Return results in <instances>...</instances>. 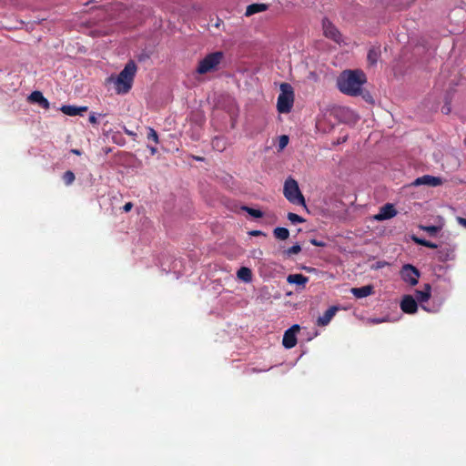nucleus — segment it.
<instances>
[{
  "label": "nucleus",
  "instance_id": "1",
  "mask_svg": "<svg viewBox=\"0 0 466 466\" xmlns=\"http://www.w3.org/2000/svg\"><path fill=\"white\" fill-rule=\"evenodd\" d=\"M367 78L361 70H346L338 78L340 92L350 96H359Z\"/></svg>",
  "mask_w": 466,
  "mask_h": 466
},
{
  "label": "nucleus",
  "instance_id": "2",
  "mask_svg": "<svg viewBox=\"0 0 466 466\" xmlns=\"http://www.w3.org/2000/svg\"><path fill=\"white\" fill-rule=\"evenodd\" d=\"M137 65L134 61H128L123 70L116 77L110 76L109 82H114L116 92L117 94H127L132 87L133 81L137 73Z\"/></svg>",
  "mask_w": 466,
  "mask_h": 466
},
{
  "label": "nucleus",
  "instance_id": "3",
  "mask_svg": "<svg viewBox=\"0 0 466 466\" xmlns=\"http://www.w3.org/2000/svg\"><path fill=\"white\" fill-rule=\"evenodd\" d=\"M294 103V90L289 83L280 85V93L278 96L277 109L281 114H288L291 111Z\"/></svg>",
  "mask_w": 466,
  "mask_h": 466
},
{
  "label": "nucleus",
  "instance_id": "4",
  "mask_svg": "<svg viewBox=\"0 0 466 466\" xmlns=\"http://www.w3.org/2000/svg\"><path fill=\"white\" fill-rule=\"evenodd\" d=\"M223 59L224 53L222 51L210 53L199 61L197 72L200 75H205L208 72L216 71Z\"/></svg>",
  "mask_w": 466,
  "mask_h": 466
},
{
  "label": "nucleus",
  "instance_id": "5",
  "mask_svg": "<svg viewBox=\"0 0 466 466\" xmlns=\"http://www.w3.org/2000/svg\"><path fill=\"white\" fill-rule=\"evenodd\" d=\"M283 194L293 204L305 206V198L299 190L298 182L289 177L284 183Z\"/></svg>",
  "mask_w": 466,
  "mask_h": 466
},
{
  "label": "nucleus",
  "instance_id": "6",
  "mask_svg": "<svg viewBox=\"0 0 466 466\" xmlns=\"http://www.w3.org/2000/svg\"><path fill=\"white\" fill-rule=\"evenodd\" d=\"M401 279L411 286L418 283L420 271L410 264H405L400 270Z\"/></svg>",
  "mask_w": 466,
  "mask_h": 466
},
{
  "label": "nucleus",
  "instance_id": "7",
  "mask_svg": "<svg viewBox=\"0 0 466 466\" xmlns=\"http://www.w3.org/2000/svg\"><path fill=\"white\" fill-rule=\"evenodd\" d=\"M322 28L324 35L336 43H339L341 40V35L337 27L328 19L323 18Z\"/></svg>",
  "mask_w": 466,
  "mask_h": 466
},
{
  "label": "nucleus",
  "instance_id": "8",
  "mask_svg": "<svg viewBox=\"0 0 466 466\" xmlns=\"http://www.w3.org/2000/svg\"><path fill=\"white\" fill-rule=\"evenodd\" d=\"M397 213L394 205L387 203L380 208L379 213L374 215L373 218L377 221H383L394 218Z\"/></svg>",
  "mask_w": 466,
  "mask_h": 466
},
{
  "label": "nucleus",
  "instance_id": "9",
  "mask_svg": "<svg viewBox=\"0 0 466 466\" xmlns=\"http://www.w3.org/2000/svg\"><path fill=\"white\" fill-rule=\"evenodd\" d=\"M298 324L287 329L283 335L282 344L286 349H291L297 344L296 332L299 330Z\"/></svg>",
  "mask_w": 466,
  "mask_h": 466
},
{
  "label": "nucleus",
  "instance_id": "10",
  "mask_svg": "<svg viewBox=\"0 0 466 466\" xmlns=\"http://www.w3.org/2000/svg\"><path fill=\"white\" fill-rule=\"evenodd\" d=\"M400 309L407 314L416 313L418 310L416 299L410 295H405L400 301Z\"/></svg>",
  "mask_w": 466,
  "mask_h": 466
},
{
  "label": "nucleus",
  "instance_id": "11",
  "mask_svg": "<svg viewBox=\"0 0 466 466\" xmlns=\"http://www.w3.org/2000/svg\"><path fill=\"white\" fill-rule=\"evenodd\" d=\"M442 181L441 177H433L430 175H424L422 177H417L412 185L413 186H420V185H427L431 187H437L441 185Z\"/></svg>",
  "mask_w": 466,
  "mask_h": 466
},
{
  "label": "nucleus",
  "instance_id": "12",
  "mask_svg": "<svg viewBox=\"0 0 466 466\" xmlns=\"http://www.w3.org/2000/svg\"><path fill=\"white\" fill-rule=\"evenodd\" d=\"M339 308L336 306L329 307L322 316L319 317L317 319V325L319 327H325L327 326L330 320L335 316L336 312L338 311Z\"/></svg>",
  "mask_w": 466,
  "mask_h": 466
},
{
  "label": "nucleus",
  "instance_id": "13",
  "mask_svg": "<svg viewBox=\"0 0 466 466\" xmlns=\"http://www.w3.org/2000/svg\"><path fill=\"white\" fill-rule=\"evenodd\" d=\"M28 101L31 103H36L45 109H48L50 106L48 100L43 96L42 92L37 90L33 91L29 95Z\"/></svg>",
  "mask_w": 466,
  "mask_h": 466
},
{
  "label": "nucleus",
  "instance_id": "14",
  "mask_svg": "<svg viewBox=\"0 0 466 466\" xmlns=\"http://www.w3.org/2000/svg\"><path fill=\"white\" fill-rule=\"evenodd\" d=\"M437 258L441 262H446L449 260H453L455 258L454 248L449 246L441 247L437 251Z\"/></svg>",
  "mask_w": 466,
  "mask_h": 466
},
{
  "label": "nucleus",
  "instance_id": "15",
  "mask_svg": "<svg viewBox=\"0 0 466 466\" xmlns=\"http://www.w3.org/2000/svg\"><path fill=\"white\" fill-rule=\"evenodd\" d=\"M351 294L357 299L366 298L374 293V287L372 285H366L360 288H352Z\"/></svg>",
  "mask_w": 466,
  "mask_h": 466
},
{
  "label": "nucleus",
  "instance_id": "16",
  "mask_svg": "<svg viewBox=\"0 0 466 466\" xmlns=\"http://www.w3.org/2000/svg\"><path fill=\"white\" fill-rule=\"evenodd\" d=\"M65 115L74 116H82L84 112L87 111V106H76L71 105H65L60 109Z\"/></svg>",
  "mask_w": 466,
  "mask_h": 466
},
{
  "label": "nucleus",
  "instance_id": "17",
  "mask_svg": "<svg viewBox=\"0 0 466 466\" xmlns=\"http://www.w3.org/2000/svg\"><path fill=\"white\" fill-rule=\"evenodd\" d=\"M431 287L430 284H425L422 290H416L415 297L420 303L427 302L431 298Z\"/></svg>",
  "mask_w": 466,
  "mask_h": 466
},
{
  "label": "nucleus",
  "instance_id": "18",
  "mask_svg": "<svg viewBox=\"0 0 466 466\" xmlns=\"http://www.w3.org/2000/svg\"><path fill=\"white\" fill-rule=\"evenodd\" d=\"M287 281L289 284H296L299 286H305L309 281V278L302 274H290L287 278Z\"/></svg>",
  "mask_w": 466,
  "mask_h": 466
},
{
  "label": "nucleus",
  "instance_id": "19",
  "mask_svg": "<svg viewBox=\"0 0 466 466\" xmlns=\"http://www.w3.org/2000/svg\"><path fill=\"white\" fill-rule=\"evenodd\" d=\"M268 9V5L266 4H251L248 5L246 9L245 15L250 16L254 14L266 11Z\"/></svg>",
  "mask_w": 466,
  "mask_h": 466
},
{
  "label": "nucleus",
  "instance_id": "20",
  "mask_svg": "<svg viewBox=\"0 0 466 466\" xmlns=\"http://www.w3.org/2000/svg\"><path fill=\"white\" fill-rule=\"evenodd\" d=\"M237 276L239 279H241L245 282H249L252 279V272H251L250 268H246V267H241L238 270Z\"/></svg>",
  "mask_w": 466,
  "mask_h": 466
},
{
  "label": "nucleus",
  "instance_id": "21",
  "mask_svg": "<svg viewBox=\"0 0 466 466\" xmlns=\"http://www.w3.org/2000/svg\"><path fill=\"white\" fill-rule=\"evenodd\" d=\"M273 235L279 240H286L289 237V231L286 228L278 227L274 228Z\"/></svg>",
  "mask_w": 466,
  "mask_h": 466
},
{
  "label": "nucleus",
  "instance_id": "22",
  "mask_svg": "<svg viewBox=\"0 0 466 466\" xmlns=\"http://www.w3.org/2000/svg\"><path fill=\"white\" fill-rule=\"evenodd\" d=\"M241 209L246 211L248 215H250L251 217H253L255 218H260L263 217V212L260 211L259 209L249 208L248 206L241 207Z\"/></svg>",
  "mask_w": 466,
  "mask_h": 466
},
{
  "label": "nucleus",
  "instance_id": "23",
  "mask_svg": "<svg viewBox=\"0 0 466 466\" xmlns=\"http://www.w3.org/2000/svg\"><path fill=\"white\" fill-rule=\"evenodd\" d=\"M379 56H380V51L378 49H375V48L370 49V51L368 53V56H367L368 62L373 66L377 63Z\"/></svg>",
  "mask_w": 466,
  "mask_h": 466
},
{
  "label": "nucleus",
  "instance_id": "24",
  "mask_svg": "<svg viewBox=\"0 0 466 466\" xmlns=\"http://www.w3.org/2000/svg\"><path fill=\"white\" fill-rule=\"evenodd\" d=\"M301 251V247L299 244H295L288 249L284 250L283 253L286 257H290L291 255L299 254Z\"/></svg>",
  "mask_w": 466,
  "mask_h": 466
},
{
  "label": "nucleus",
  "instance_id": "25",
  "mask_svg": "<svg viewBox=\"0 0 466 466\" xmlns=\"http://www.w3.org/2000/svg\"><path fill=\"white\" fill-rule=\"evenodd\" d=\"M420 228L421 230H423V231H426L431 236H436L437 233L440 231V228L437 227V226H423V225H420Z\"/></svg>",
  "mask_w": 466,
  "mask_h": 466
},
{
  "label": "nucleus",
  "instance_id": "26",
  "mask_svg": "<svg viewBox=\"0 0 466 466\" xmlns=\"http://www.w3.org/2000/svg\"><path fill=\"white\" fill-rule=\"evenodd\" d=\"M75 174L70 170L66 171L63 175V180L66 186L71 185L75 181Z\"/></svg>",
  "mask_w": 466,
  "mask_h": 466
},
{
  "label": "nucleus",
  "instance_id": "27",
  "mask_svg": "<svg viewBox=\"0 0 466 466\" xmlns=\"http://www.w3.org/2000/svg\"><path fill=\"white\" fill-rule=\"evenodd\" d=\"M147 139L152 140L155 144L159 143L158 135L153 127H147Z\"/></svg>",
  "mask_w": 466,
  "mask_h": 466
},
{
  "label": "nucleus",
  "instance_id": "28",
  "mask_svg": "<svg viewBox=\"0 0 466 466\" xmlns=\"http://www.w3.org/2000/svg\"><path fill=\"white\" fill-rule=\"evenodd\" d=\"M287 217L288 219L293 224L305 222V219L302 217L292 212H289Z\"/></svg>",
  "mask_w": 466,
  "mask_h": 466
},
{
  "label": "nucleus",
  "instance_id": "29",
  "mask_svg": "<svg viewBox=\"0 0 466 466\" xmlns=\"http://www.w3.org/2000/svg\"><path fill=\"white\" fill-rule=\"evenodd\" d=\"M411 240H412L414 243H416V244H418V245H420V246H423V247H424V245H426V239L421 238H419V237H417V236H415V235H412V236H411Z\"/></svg>",
  "mask_w": 466,
  "mask_h": 466
},
{
  "label": "nucleus",
  "instance_id": "30",
  "mask_svg": "<svg viewBox=\"0 0 466 466\" xmlns=\"http://www.w3.org/2000/svg\"><path fill=\"white\" fill-rule=\"evenodd\" d=\"M289 143V137L286 135H283L279 137V147L282 149L284 148Z\"/></svg>",
  "mask_w": 466,
  "mask_h": 466
},
{
  "label": "nucleus",
  "instance_id": "31",
  "mask_svg": "<svg viewBox=\"0 0 466 466\" xmlns=\"http://www.w3.org/2000/svg\"><path fill=\"white\" fill-rule=\"evenodd\" d=\"M132 208H133V203L132 202L126 203L123 206V208H122L124 212H129Z\"/></svg>",
  "mask_w": 466,
  "mask_h": 466
},
{
  "label": "nucleus",
  "instance_id": "32",
  "mask_svg": "<svg viewBox=\"0 0 466 466\" xmlns=\"http://www.w3.org/2000/svg\"><path fill=\"white\" fill-rule=\"evenodd\" d=\"M310 243L316 247H325V243L323 241H319L315 238L311 239Z\"/></svg>",
  "mask_w": 466,
  "mask_h": 466
},
{
  "label": "nucleus",
  "instance_id": "33",
  "mask_svg": "<svg viewBox=\"0 0 466 466\" xmlns=\"http://www.w3.org/2000/svg\"><path fill=\"white\" fill-rule=\"evenodd\" d=\"M424 247H427V248H437L438 245L433 243V242H431V241L426 240V245H424Z\"/></svg>",
  "mask_w": 466,
  "mask_h": 466
},
{
  "label": "nucleus",
  "instance_id": "34",
  "mask_svg": "<svg viewBox=\"0 0 466 466\" xmlns=\"http://www.w3.org/2000/svg\"><path fill=\"white\" fill-rule=\"evenodd\" d=\"M89 122L91 124H96L97 123V118L96 116V115L94 113H92L90 116H89Z\"/></svg>",
  "mask_w": 466,
  "mask_h": 466
},
{
  "label": "nucleus",
  "instance_id": "35",
  "mask_svg": "<svg viewBox=\"0 0 466 466\" xmlns=\"http://www.w3.org/2000/svg\"><path fill=\"white\" fill-rule=\"evenodd\" d=\"M457 221H458V223L460 225H461L462 227L466 228V218L458 217L457 218Z\"/></svg>",
  "mask_w": 466,
  "mask_h": 466
},
{
  "label": "nucleus",
  "instance_id": "36",
  "mask_svg": "<svg viewBox=\"0 0 466 466\" xmlns=\"http://www.w3.org/2000/svg\"><path fill=\"white\" fill-rule=\"evenodd\" d=\"M262 232L260 230H254L251 232L252 236H260Z\"/></svg>",
  "mask_w": 466,
  "mask_h": 466
},
{
  "label": "nucleus",
  "instance_id": "37",
  "mask_svg": "<svg viewBox=\"0 0 466 466\" xmlns=\"http://www.w3.org/2000/svg\"><path fill=\"white\" fill-rule=\"evenodd\" d=\"M150 152L152 155H155L157 153V148L154 147H148Z\"/></svg>",
  "mask_w": 466,
  "mask_h": 466
},
{
  "label": "nucleus",
  "instance_id": "38",
  "mask_svg": "<svg viewBox=\"0 0 466 466\" xmlns=\"http://www.w3.org/2000/svg\"><path fill=\"white\" fill-rule=\"evenodd\" d=\"M125 133L127 135H128V136H135L136 135L135 133H133L132 131L127 130V128L125 129Z\"/></svg>",
  "mask_w": 466,
  "mask_h": 466
},
{
  "label": "nucleus",
  "instance_id": "39",
  "mask_svg": "<svg viewBox=\"0 0 466 466\" xmlns=\"http://www.w3.org/2000/svg\"><path fill=\"white\" fill-rule=\"evenodd\" d=\"M72 152L76 155H80V151L78 149H73Z\"/></svg>",
  "mask_w": 466,
  "mask_h": 466
},
{
  "label": "nucleus",
  "instance_id": "40",
  "mask_svg": "<svg viewBox=\"0 0 466 466\" xmlns=\"http://www.w3.org/2000/svg\"><path fill=\"white\" fill-rule=\"evenodd\" d=\"M220 23H222V20L218 19L215 25H216L217 27H218V26H219V25H220Z\"/></svg>",
  "mask_w": 466,
  "mask_h": 466
},
{
  "label": "nucleus",
  "instance_id": "41",
  "mask_svg": "<svg viewBox=\"0 0 466 466\" xmlns=\"http://www.w3.org/2000/svg\"><path fill=\"white\" fill-rule=\"evenodd\" d=\"M218 138H216L215 140H213V145H214V146H215V145H217V143H218Z\"/></svg>",
  "mask_w": 466,
  "mask_h": 466
},
{
  "label": "nucleus",
  "instance_id": "42",
  "mask_svg": "<svg viewBox=\"0 0 466 466\" xmlns=\"http://www.w3.org/2000/svg\"><path fill=\"white\" fill-rule=\"evenodd\" d=\"M306 268V270H307V271H311V270H313V268Z\"/></svg>",
  "mask_w": 466,
  "mask_h": 466
},
{
  "label": "nucleus",
  "instance_id": "43",
  "mask_svg": "<svg viewBox=\"0 0 466 466\" xmlns=\"http://www.w3.org/2000/svg\"><path fill=\"white\" fill-rule=\"evenodd\" d=\"M195 159L197 160H202V157H196Z\"/></svg>",
  "mask_w": 466,
  "mask_h": 466
},
{
  "label": "nucleus",
  "instance_id": "44",
  "mask_svg": "<svg viewBox=\"0 0 466 466\" xmlns=\"http://www.w3.org/2000/svg\"><path fill=\"white\" fill-rule=\"evenodd\" d=\"M423 309L427 310V308L425 306H421Z\"/></svg>",
  "mask_w": 466,
  "mask_h": 466
}]
</instances>
